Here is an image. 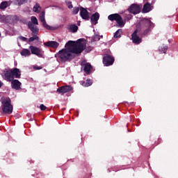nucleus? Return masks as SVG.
Listing matches in <instances>:
<instances>
[{
	"label": "nucleus",
	"instance_id": "15",
	"mask_svg": "<svg viewBox=\"0 0 178 178\" xmlns=\"http://www.w3.org/2000/svg\"><path fill=\"white\" fill-rule=\"evenodd\" d=\"M11 86L14 90H20V86H22V83H20L19 80L15 79L11 82Z\"/></svg>",
	"mask_w": 178,
	"mask_h": 178
},
{
	"label": "nucleus",
	"instance_id": "1",
	"mask_svg": "<svg viewBox=\"0 0 178 178\" xmlns=\"http://www.w3.org/2000/svg\"><path fill=\"white\" fill-rule=\"evenodd\" d=\"M86 48V40L79 39L76 42L69 41L65 44V48L58 52V57L61 60L66 62L74 58V54H81Z\"/></svg>",
	"mask_w": 178,
	"mask_h": 178
},
{
	"label": "nucleus",
	"instance_id": "12",
	"mask_svg": "<svg viewBox=\"0 0 178 178\" xmlns=\"http://www.w3.org/2000/svg\"><path fill=\"white\" fill-rule=\"evenodd\" d=\"M73 90V88L70 86H61L60 88L57 89L58 92H61V93H66L69 92V91H72Z\"/></svg>",
	"mask_w": 178,
	"mask_h": 178
},
{
	"label": "nucleus",
	"instance_id": "23",
	"mask_svg": "<svg viewBox=\"0 0 178 178\" xmlns=\"http://www.w3.org/2000/svg\"><path fill=\"white\" fill-rule=\"evenodd\" d=\"M143 22L145 24V26H147V27L152 26V22H151V20L148 19H144Z\"/></svg>",
	"mask_w": 178,
	"mask_h": 178
},
{
	"label": "nucleus",
	"instance_id": "13",
	"mask_svg": "<svg viewBox=\"0 0 178 178\" xmlns=\"http://www.w3.org/2000/svg\"><path fill=\"white\" fill-rule=\"evenodd\" d=\"M81 65L82 66H83V70L86 74H89L90 71L91 70V64L86 63V61H83L81 63Z\"/></svg>",
	"mask_w": 178,
	"mask_h": 178
},
{
	"label": "nucleus",
	"instance_id": "22",
	"mask_svg": "<svg viewBox=\"0 0 178 178\" xmlns=\"http://www.w3.org/2000/svg\"><path fill=\"white\" fill-rule=\"evenodd\" d=\"M9 6V4L8 3V1H3L1 4H0V9L3 10V9H6V8Z\"/></svg>",
	"mask_w": 178,
	"mask_h": 178
},
{
	"label": "nucleus",
	"instance_id": "9",
	"mask_svg": "<svg viewBox=\"0 0 178 178\" xmlns=\"http://www.w3.org/2000/svg\"><path fill=\"white\" fill-rule=\"evenodd\" d=\"M128 10L130 13H133L134 15H137L141 10V7L137 4L131 5L129 8Z\"/></svg>",
	"mask_w": 178,
	"mask_h": 178
},
{
	"label": "nucleus",
	"instance_id": "25",
	"mask_svg": "<svg viewBox=\"0 0 178 178\" xmlns=\"http://www.w3.org/2000/svg\"><path fill=\"white\" fill-rule=\"evenodd\" d=\"M120 35H122V29H118L115 35H114V38H119V37H120Z\"/></svg>",
	"mask_w": 178,
	"mask_h": 178
},
{
	"label": "nucleus",
	"instance_id": "8",
	"mask_svg": "<svg viewBox=\"0 0 178 178\" xmlns=\"http://www.w3.org/2000/svg\"><path fill=\"white\" fill-rule=\"evenodd\" d=\"M40 20L42 22L43 26L47 29V30H54V27L50 26L49 25L47 24V22L45 21V13L42 12L40 14Z\"/></svg>",
	"mask_w": 178,
	"mask_h": 178
},
{
	"label": "nucleus",
	"instance_id": "17",
	"mask_svg": "<svg viewBox=\"0 0 178 178\" xmlns=\"http://www.w3.org/2000/svg\"><path fill=\"white\" fill-rule=\"evenodd\" d=\"M152 10V6L149 3H147L143 6V13H148V12Z\"/></svg>",
	"mask_w": 178,
	"mask_h": 178
},
{
	"label": "nucleus",
	"instance_id": "11",
	"mask_svg": "<svg viewBox=\"0 0 178 178\" xmlns=\"http://www.w3.org/2000/svg\"><path fill=\"white\" fill-rule=\"evenodd\" d=\"M80 15L82 19L85 20H88L90 18V14L88 13V11H87V10H86L84 8H80Z\"/></svg>",
	"mask_w": 178,
	"mask_h": 178
},
{
	"label": "nucleus",
	"instance_id": "27",
	"mask_svg": "<svg viewBox=\"0 0 178 178\" xmlns=\"http://www.w3.org/2000/svg\"><path fill=\"white\" fill-rule=\"evenodd\" d=\"M79 10L80 9L79 8V7H74L72 10V15H77Z\"/></svg>",
	"mask_w": 178,
	"mask_h": 178
},
{
	"label": "nucleus",
	"instance_id": "7",
	"mask_svg": "<svg viewBox=\"0 0 178 178\" xmlns=\"http://www.w3.org/2000/svg\"><path fill=\"white\" fill-rule=\"evenodd\" d=\"M113 62H115V58L109 54H106L103 58V63L105 66H111L113 65Z\"/></svg>",
	"mask_w": 178,
	"mask_h": 178
},
{
	"label": "nucleus",
	"instance_id": "20",
	"mask_svg": "<svg viewBox=\"0 0 178 178\" xmlns=\"http://www.w3.org/2000/svg\"><path fill=\"white\" fill-rule=\"evenodd\" d=\"M70 31H72V33H76V31H77L78 30V27L76 25H70L68 27Z\"/></svg>",
	"mask_w": 178,
	"mask_h": 178
},
{
	"label": "nucleus",
	"instance_id": "14",
	"mask_svg": "<svg viewBox=\"0 0 178 178\" xmlns=\"http://www.w3.org/2000/svg\"><path fill=\"white\" fill-rule=\"evenodd\" d=\"M44 45H45V47H51V48H58V47H59V43L55 41H49L47 42H44Z\"/></svg>",
	"mask_w": 178,
	"mask_h": 178
},
{
	"label": "nucleus",
	"instance_id": "30",
	"mask_svg": "<svg viewBox=\"0 0 178 178\" xmlns=\"http://www.w3.org/2000/svg\"><path fill=\"white\" fill-rule=\"evenodd\" d=\"M40 108L41 111H45L47 109V106H45V105H44V104H41L40 106Z\"/></svg>",
	"mask_w": 178,
	"mask_h": 178
},
{
	"label": "nucleus",
	"instance_id": "31",
	"mask_svg": "<svg viewBox=\"0 0 178 178\" xmlns=\"http://www.w3.org/2000/svg\"><path fill=\"white\" fill-rule=\"evenodd\" d=\"M19 39L21 40V41H27V38L23 36H19Z\"/></svg>",
	"mask_w": 178,
	"mask_h": 178
},
{
	"label": "nucleus",
	"instance_id": "6",
	"mask_svg": "<svg viewBox=\"0 0 178 178\" xmlns=\"http://www.w3.org/2000/svg\"><path fill=\"white\" fill-rule=\"evenodd\" d=\"M29 49L33 55H36L38 58H44L42 50L37 47L30 46Z\"/></svg>",
	"mask_w": 178,
	"mask_h": 178
},
{
	"label": "nucleus",
	"instance_id": "4",
	"mask_svg": "<svg viewBox=\"0 0 178 178\" xmlns=\"http://www.w3.org/2000/svg\"><path fill=\"white\" fill-rule=\"evenodd\" d=\"M108 19L111 22H113V20H115L119 27H123V26H124V22H123V19H122V17L119 14L110 15L108 17Z\"/></svg>",
	"mask_w": 178,
	"mask_h": 178
},
{
	"label": "nucleus",
	"instance_id": "3",
	"mask_svg": "<svg viewBox=\"0 0 178 178\" xmlns=\"http://www.w3.org/2000/svg\"><path fill=\"white\" fill-rule=\"evenodd\" d=\"M3 112L4 113H7L8 115H10L12 112H13V106L10 104V99L6 98L3 102Z\"/></svg>",
	"mask_w": 178,
	"mask_h": 178
},
{
	"label": "nucleus",
	"instance_id": "19",
	"mask_svg": "<svg viewBox=\"0 0 178 178\" xmlns=\"http://www.w3.org/2000/svg\"><path fill=\"white\" fill-rule=\"evenodd\" d=\"M159 52L161 54H166V51H168V47L165 45H162L159 47Z\"/></svg>",
	"mask_w": 178,
	"mask_h": 178
},
{
	"label": "nucleus",
	"instance_id": "21",
	"mask_svg": "<svg viewBox=\"0 0 178 178\" xmlns=\"http://www.w3.org/2000/svg\"><path fill=\"white\" fill-rule=\"evenodd\" d=\"M91 84H92V81H91V79H87L86 83L83 82L81 83V85L83 87H90V86H91Z\"/></svg>",
	"mask_w": 178,
	"mask_h": 178
},
{
	"label": "nucleus",
	"instance_id": "29",
	"mask_svg": "<svg viewBox=\"0 0 178 178\" xmlns=\"http://www.w3.org/2000/svg\"><path fill=\"white\" fill-rule=\"evenodd\" d=\"M67 6L69 8V9H72L73 8V5L72 4V2L70 1H66Z\"/></svg>",
	"mask_w": 178,
	"mask_h": 178
},
{
	"label": "nucleus",
	"instance_id": "18",
	"mask_svg": "<svg viewBox=\"0 0 178 178\" xmlns=\"http://www.w3.org/2000/svg\"><path fill=\"white\" fill-rule=\"evenodd\" d=\"M21 55L22 56H30L31 55V52H30V50L27 49H23L22 51H21Z\"/></svg>",
	"mask_w": 178,
	"mask_h": 178
},
{
	"label": "nucleus",
	"instance_id": "2",
	"mask_svg": "<svg viewBox=\"0 0 178 178\" xmlns=\"http://www.w3.org/2000/svg\"><path fill=\"white\" fill-rule=\"evenodd\" d=\"M21 76V72L19 69L15 68L13 70H10L6 72L4 74V79L5 80H8V81H10L11 80H13L14 77L15 79H19Z\"/></svg>",
	"mask_w": 178,
	"mask_h": 178
},
{
	"label": "nucleus",
	"instance_id": "24",
	"mask_svg": "<svg viewBox=\"0 0 178 178\" xmlns=\"http://www.w3.org/2000/svg\"><path fill=\"white\" fill-rule=\"evenodd\" d=\"M33 12H35L36 13H40L41 12V7L38 4H35V6L33 7Z\"/></svg>",
	"mask_w": 178,
	"mask_h": 178
},
{
	"label": "nucleus",
	"instance_id": "26",
	"mask_svg": "<svg viewBox=\"0 0 178 178\" xmlns=\"http://www.w3.org/2000/svg\"><path fill=\"white\" fill-rule=\"evenodd\" d=\"M31 20L33 24H38V19L35 17H31Z\"/></svg>",
	"mask_w": 178,
	"mask_h": 178
},
{
	"label": "nucleus",
	"instance_id": "10",
	"mask_svg": "<svg viewBox=\"0 0 178 178\" xmlns=\"http://www.w3.org/2000/svg\"><path fill=\"white\" fill-rule=\"evenodd\" d=\"M138 34H140V31L138 29L136 30L132 34V41L134 44H140L141 42V38L138 37Z\"/></svg>",
	"mask_w": 178,
	"mask_h": 178
},
{
	"label": "nucleus",
	"instance_id": "33",
	"mask_svg": "<svg viewBox=\"0 0 178 178\" xmlns=\"http://www.w3.org/2000/svg\"><path fill=\"white\" fill-rule=\"evenodd\" d=\"M2 87V82L0 81V88Z\"/></svg>",
	"mask_w": 178,
	"mask_h": 178
},
{
	"label": "nucleus",
	"instance_id": "5",
	"mask_svg": "<svg viewBox=\"0 0 178 178\" xmlns=\"http://www.w3.org/2000/svg\"><path fill=\"white\" fill-rule=\"evenodd\" d=\"M29 28L30 30L32 31L33 34L34 35L32 38H29V42H33V41L38 40V36L35 35V34H38V28L31 22L28 24Z\"/></svg>",
	"mask_w": 178,
	"mask_h": 178
},
{
	"label": "nucleus",
	"instance_id": "28",
	"mask_svg": "<svg viewBox=\"0 0 178 178\" xmlns=\"http://www.w3.org/2000/svg\"><path fill=\"white\" fill-rule=\"evenodd\" d=\"M17 5H23L24 2H26V0H15Z\"/></svg>",
	"mask_w": 178,
	"mask_h": 178
},
{
	"label": "nucleus",
	"instance_id": "32",
	"mask_svg": "<svg viewBox=\"0 0 178 178\" xmlns=\"http://www.w3.org/2000/svg\"><path fill=\"white\" fill-rule=\"evenodd\" d=\"M35 69H36L37 70H40V69H41V67H37V68L35 67Z\"/></svg>",
	"mask_w": 178,
	"mask_h": 178
},
{
	"label": "nucleus",
	"instance_id": "16",
	"mask_svg": "<svg viewBox=\"0 0 178 178\" xmlns=\"http://www.w3.org/2000/svg\"><path fill=\"white\" fill-rule=\"evenodd\" d=\"M99 19V13H95L93 14L90 18L92 24H97L98 23V20Z\"/></svg>",
	"mask_w": 178,
	"mask_h": 178
}]
</instances>
